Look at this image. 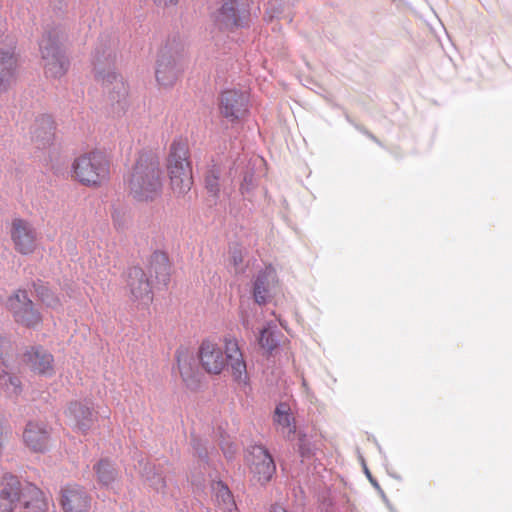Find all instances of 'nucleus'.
Wrapping results in <instances>:
<instances>
[{"label":"nucleus","instance_id":"3","mask_svg":"<svg viewBox=\"0 0 512 512\" xmlns=\"http://www.w3.org/2000/svg\"><path fill=\"white\" fill-rule=\"evenodd\" d=\"M116 59L115 51L110 46L97 47L92 56L95 79L107 90L112 105L117 104L121 109L127 105L129 94L128 84L118 75L113 64Z\"/></svg>","mask_w":512,"mask_h":512},{"label":"nucleus","instance_id":"27","mask_svg":"<svg viewBox=\"0 0 512 512\" xmlns=\"http://www.w3.org/2000/svg\"><path fill=\"white\" fill-rule=\"evenodd\" d=\"M176 360L179 373L187 386H191L196 382L195 372L192 367V358L188 354L177 351Z\"/></svg>","mask_w":512,"mask_h":512},{"label":"nucleus","instance_id":"4","mask_svg":"<svg viewBox=\"0 0 512 512\" xmlns=\"http://www.w3.org/2000/svg\"><path fill=\"white\" fill-rule=\"evenodd\" d=\"M66 39L67 33L61 26L45 29L39 41V51L46 77L57 79L67 73L69 60L61 48Z\"/></svg>","mask_w":512,"mask_h":512},{"label":"nucleus","instance_id":"31","mask_svg":"<svg viewBox=\"0 0 512 512\" xmlns=\"http://www.w3.org/2000/svg\"><path fill=\"white\" fill-rule=\"evenodd\" d=\"M220 170L218 167L213 166L205 177V187L212 195H218L220 191L219 185Z\"/></svg>","mask_w":512,"mask_h":512},{"label":"nucleus","instance_id":"33","mask_svg":"<svg viewBox=\"0 0 512 512\" xmlns=\"http://www.w3.org/2000/svg\"><path fill=\"white\" fill-rule=\"evenodd\" d=\"M231 262L237 271L241 270L240 266L243 262L242 253L239 250H234L231 255Z\"/></svg>","mask_w":512,"mask_h":512},{"label":"nucleus","instance_id":"26","mask_svg":"<svg viewBox=\"0 0 512 512\" xmlns=\"http://www.w3.org/2000/svg\"><path fill=\"white\" fill-rule=\"evenodd\" d=\"M279 331L276 325L268 323L261 331L258 339L261 348L266 350L267 353H272L280 343L278 338Z\"/></svg>","mask_w":512,"mask_h":512},{"label":"nucleus","instance_id":"20","mask_svg":"<svg viewBox=\"0 0 512 512\" xmlns=\"http://www.w3.org/2000/svg\"><path fill=\"white\" fill-rule=\"evenodd\" d=\"M276 279V272L272 266L259 271L253 282V297L257 304L264 305L270 297V286Z\"/></svg>","mask_w":512,"mask_h":512},{"label":"nucleus","instance_id":"6","mask_svg":"<svg viewBox=\"0 0 512 512\" xmlns=\"http://www.w3.org/2000/svg\"><path fill=\"white\" fill-rule=\"evenodd\" d=\"M167 171L172 191L184 195L193 184L188 144L182 138L174 139L167 158Z\"/></svg>","mask_w":512,"mask_h":512},{"label":"nucleus","instance_id":"5","mask_svg":"<svg viewBox=\"0 0 512 512\" xmlns=\"http://www.w3.org/2000/svg\"><path fill=\"white\" fill-rule=\"evenodd\" d=\"M71 175L83 186L98 188L109 180V159L100 150L83 153L72 162Z\"/></svg>","mask_w":512,"mask_h":512},{"label":"nucleus","instance_id":"29","mask_svg":"<svg viewBox=\"0 0 512 512\" xmlns=\"http://www.w3.org/2000/svg\"><path fill=\"white\" fill-rule=\"evenodd\" d=\"M0 387L8 397H16L22 391L20 379L5 370L0 373Z\"/></svg>","mask_w":512,"mask_h":512},{"label":"nucleus","instance_id":"22","mask_svg":"<svg viewBox=\"0 0 512 512\" xmlns=\"http://www.w3.org/2000/svg\"><path fill=\"white\" fill-rule=\"evenodd\" d=\"M21 505L24 512H47L48 501L37 486L31 483L24 484V492Z\"/></svg>","mask_w":512,"mask_h":512},{"label":"nucleus","instance_id":"23","mask_svg":"<svg viewBox=\"0 0 512 512\" xmlns=\"http://www.w3.org/2000/svg\"><path fill=\"white\" fill-rule=\"evenodd\" d=\"M274 422L277 425L278 430H280L285 437L291 438L295 434V419L290 412V407L287 403H280L276 406Z\"/></svg>","mask_w":512,"mask_h":512},{"label":"nucleus","instance_id":"32","mask_svg":"<svg viewBox=\"0 0 512 512\" xmlns=\"http://www.w3.org/2000/svg\"><path fill=\"white\" fill-rule=\"evenodd\" d=\"M12 344L10 340L5 337L0 336V365L7 366L6 364V356L8 355L9 350H11Z\"/></svg>","mask_w":512,"mask_h":512},{"label":"nucleus","instance_id":"37","mask_svg":"<svg viewBox=\"0 0 512 512\" xmlns=\"http://www.w3.org/2000/svg\"><path fill=\"white\" fill-rule=\"evenodd\" d=\"M195 449H196L197 454H198V456H199L200 458H205V457H206V455H207V452H206V451L200 450V449H198V448H196V447H195Z\"/></svg>","mask_w":512,"mask_h":512},{"label":"nucleus","instance_id":"18","mask_svg":"<svg viewBox=\"0 0 512 512\" xmlns=\"http://www.w3.org/2000/svg\"><path fill=\"white\" fill-rule=\"evenodd\" d=\"M25 360L30 368L41 375L52 376L54 374V357L41 346L32 347L25 353Z\"/></svg>","mask_w":512,"mask_h":512},{"label":"nucleus","instance_id":"28","mask_svg":"<svg viewBox=\"0 0 512 512\" xmlns=\"http://www.w3.org/2000/svg\"><path fill=\"white\" fill-rule=\"evenodd\" d=\"M94 470L98 482L103 486L109 487L116 480V470L108 460H100L94 466Z\"/></svg>","mask_w":512,"mask_h":512},{"label":"nucleus","instance_id":"21","mask_svg":"<svg viewBox=\"0 0 512 512\" xmlns=\"http://www.w3.org/2000/svg\"><path fill=\"white\" fill-rule=\"evenodd\" d=\"M27 447L35 452H44L48 448L49 433L44 425L29 422L23 432Z\"/></svg>","mask_w":512,"mask_h":512},{"label":"nucleus","instance_id":"15","mask_svg":"<svg viewBox=\"0 0 512 512\" xmlns=\"http://www.w3.org/2000/svg\"><path fill=\"white\" fill-rule=\"evenodd\" d=\"M24 485L12 474H5L1 481L0 512H13L23 499Z\"/></svg>","mask_w":512,"mask_h":512},{"label":"nucleus","instance_id":"34","mask_svg":"<svg viewBox=\"0 0 512 512\" xmlns=\"http://www.w3.org/2000/svg\"><path fill=\"white\" fill-rule=\"evenodd\" d=\"M153 2L159 7L175 6L178 0H153Z\"/></svg>","mask_w":512,"mask_h":512},{"label":"nucleus","instance_id":"36","mask_svg":"<svg viewBox=\"0 0 512 512\" xmlns=\"http://www.w3.org/2000/svg\"><path fill=\"white\" fill-rule=\"evenodd\" d=\"M234 452L235 450H232L231 447H229L227 450L224 449V454L228 459H231L233 457Z\"/></svg>","mask_w":512,"mask_h":512},{"label":"nucleus","instance_id":"19","mask_svg":"<svg viewBox=\"0 0 512 512\" xmlns=\"http://www.w3.org/2000/svg\"><path fill=\"white\" fill-rule=\"evenodd\" d=\"M54 121L49 115L36 118L32 128L31 137L37 148L45 149L52 145L54 139Z\"/></svg>","mask_w":512,"mask_h":512},{"label":"nucleus","instance_id":"16","mask_svg":"<svg viewBox=\"0 0 512 512\" xmlns=\"http://www.w3.org/2000/svg\"><path fill=\"white\" fill-rule=\"evenodd\" d=\"M181 72L177 60L167 49L160 51L156 62L155 77L158 84L164 88L172 87Z\"/></svg>","mask_w":512,"mask_h":512},{"label":"nucleus","instance_id":"13","mask_svg":"<svg viewBox=\"0 0 512 512\" xmlns=\"http://www.w3.org/2000/svg\"><path fill=\"white\" fill-rule=\"evenodd\" d=\"M15 250L22 255H30L37 248V233L33 225L22 218H14L10 230Z\"/></svg>","mask_w":512,"mask_h":512},{"label":"nucleus","instance_id":"2","mask_svg":"<svg viewBox=\"0 0 512 512\" xmlns=\"http://www.w3.org/2000/svg\"><path fill=\"white\" fill-rule=\"evenodd\" d=\"M129 195L137 202L149 203L162 194L163 182L156 155L140 153L127 180Z\"/></svg>","mask_w":512,"mask_h":512},{"label":"nucleus","instance_id":"25","mask_svg":"<svg viewBox=\"0 0 512 512\" xmlns=\"http://www.w3.org/2000/svg\"><path fill=\"white\" fill-rule=\"evenodd\" d=\"M34 291L37 298L48 308L51 309H59L62 307V301L59 296L56 295L54 291L50 289V287L38 280L33 283Z\"/></svg>","mask_w":512,"mask_h":512},{"label":"nucleus","instance_id":"1","mask_svg":"<svg viewBox=\"0 0 512 512\" xmlns=\"http://www.w3.org/2000/svg\"><path fill=\"white\" fill-rule=\"evenodd\" d=\"M222 348L211 340H203L200 344L198 357L202 368L209 374L218 375L225 367L230 371L233 380L239 384H247V365L239 341L234 335H225Z\"/></svg>","mask_w":512,"mask_h":512},{"label":"nucleus","instance_id":"35","mask_svg":"<svg viewBox=\"0 0 512 512\" xmlns=\"http://www.w3.org/2000/svg\"><path fill=\"white\" fill-rule=\"evenodd\" d=\"M270 512H288L283 506L274 504L270 508Z\"/></svg>","mask_w":512,"mask_h":512},{"label":"nucleus","instance_id":"12","mask_svg":"<svg viewBox=\"0 0 512 512\" xmlns=\"http://www.w3.org/2000/svg\"><path fill=\"white\" fill-rule=\"evenodd\" d=\"M126 285L133 302L139 306H148L152 303L153 293L150 281L141 267L134 266L128 269Z\"/></svg>","mask_w":512,"mask_h":512},{"label":"nucleus","instance_id":"7","mask_svg":"<svg viewBox=\"0 0 512 512\" xmlns=\"http://www.w3.org/2000/svg\"><path fill=\"white\" fill-rule=\"evenodd\" d=\"M250 19L248 5L242 0H223L222 5L213 15L216 27L228 32L248 27Z\"/></svg>","mask_w":512,"mask_h":512},{"label":"nucleus","instance_id":"38","mask_svg":"<svg viewBox=\"0 0 512 512\" xmlns=\"http://www.w3.org/2000/svg\"><path fill=\"white\" fill-rule=\"evenodd\" d=\"M68 296L70 298H76L77 297V293L74 291V290H71V292H67Z\"/></svg>","mask_w":512,"mask_h":512},{"label":"nucleus","instance_id":"9","mask_svg":"<svg viewBox=\"0 0 512 512\" xmlns=\"http://www.w3.org/2000/svg\"><path fill=\"white\" fill-rule=\"evenodd\" d=\"M0 46V93L6 92L16 79L18 55L17 41L12 35H5Z\"/></svg>","mask_w":512,"mask_h":512},{"label":"nucleus","instance_id":"24","mask_svg":"<svg viewBox=\"0 0 512 512\" xmlns=\"http://www.w3.org/2000/svg\"><path fill=\"white\" fill-rule=\"evenodd\" d=\"M212 491L214 500L222 512H238L233 494L224 482L213 483Z\"/></svg>","mask_w":512,"mask_h":512},{"label":"nucleus","instance_id":"14","mask_svg":"<svg viewBox=\"0 0 512 512\" xmlns=\"http://www.w3.org/2000/svg\"><path fill=\"white\" fill-rule=\"evenodd\" d=\"M92 498L78 484H66L60 490V506L64 512H90Z\"/></svg>","mask_w":512,"mask_h":512},{"label":"nucleus","instance_id":"11","mask_svg":"<svg viewBox=\"0 0 512 512\" xmlns=\"http://www.w3.org/2000/svg\"><path fill=\"white\" fill-rule=\"evenodd\" d=\"M246 460L256 481L265 484L271 480L276 471V466L272 456L264 446H251Z\"/></svg>","mask_w":512,"mask_h":512},{"label":"nucleus","instance_id":"30","mask_svg":"<svg viewBox=\"0 0 512 512\" xmlns=\"http://www.w3.org/2000/svg\"><path fill=\"white\" fill-rule=\"evenodd\" d=\"M144 477L148 485L157 492H163L166 487V481L162 473L156 472L154 467L146 466Z\"/></svg>","mask_w":512,"mask_h":512},{"label":"nucleus","instance_id":"10","mask_svg":"<svg viewBox=\"0 0 512 512\" xmlns=\"http://www.w3.org/2000/svg\"><path fill=\"white\" fill-rule=\"evenodd\" d=\"M219 110L230 122L243 119L249 112V94L239 89L224 90L220 95Z\"/></svg>","mask_w":512,"mask_h":512},{"label":"nucleus","instance_id":"8","mask_svg":"<svg viewBox=\"0 0 512 512\" xmlns=\"http://www.w3.org/2000/svg\"><path fill=\"white\" fill-rule=\"evenodd\" d=\"M16 323L27 328H34L42 323V315L35 308L25 290H16L4 302Z\"/></svg>","mask_w":512,"mask_h":512},{"label":"nucleus","instance_id":"17","mask_svg":"<svg viewBox=\"0 0 512 512\" xmlns=\"http://www.w3.org/2000/svg\"><path fill=\"white\" fill-rule=\"evenodd\" d=\"M66 415L74 428L82 434H86L97 419L92 403L81 401L71 402L66 410Z\"/></svg>","mask_w":512,"mask_h":512}]
</instances>
